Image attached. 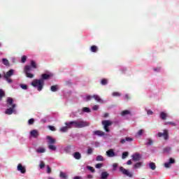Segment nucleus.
<instances>
[{
  "mask_svg": "<svg viewBox=\"0 0 179 179\" xmlns=\"http://www.w3.org/2000/svg\"><path fill=\"white\" fill-rule=\"evenodd\" d=\"M51 78V74L43 73L41 75V79H34L31 85L34 87H36L38 90H43V87H44V80H48Z\"/></svg>",
  "mask_w": 179,
  "mask_h": 179,
  "instance_id": "obj_1",
  "label": "nucleus"
},
{
  "mask_svg": "<svg viewBox=\"0 0 179 179\" xmlns=\"http://www.w3.org/2000/svg\"><path fill=\"white\" fill-rule=\"evenodd\" d=\"M65 125L68 127V128H85V127H89L90 124L86 121L78 120V121H71L70 122H66Z\"/></svg>",
  "mask_w": 179,
  "mask_h": 179,
  "instance_id": "obj_2",
  "label": "nucleus"
},
{
  "mask_svg": "<svg viewBox=\"0 0 179 179\" xmlns=\"http://www.w3.org/2000/svg\"><path fill=\"white\" fill-rule=\"evenodd\" d=\"M31 68H34V69H36L37 68V64H36L34 60H31V66L27 65L24 69V73H26L27 78H29V79H33V78H34V74L30 73Z\"/></svg>",
  "mask_w": 179,
  "mask_h": 179,
  "instance_id": "obj_3",
  "label": "nucleus"
},
{
  "mask_svg": "<svg viewBox=\"0 0 179 179\" xmlns=\"http://www.w3.org/2000/svg\"><path fill=\"white\" fill-rule=\"evenodd\" d=\"M7 104H9V106H11L12 107L6 109V114L8 115H12V114L15 113V108H16V104L13 103V99L10 97L8 98Z\"/></svg>",
  "mask_w": 179,
  "mask_h": 179,
  "instance_id": "obj_4",
  "label": "nucleus"
},
{
  "mask_svg": "<svg viewBox=\"0 0 179 179\" xmlns=\"http://www.w3.org/2000/svg\"><path fill=\"white\" fill-rule=\"evenodd\" d=\"M101 124L106 132H110L109 127H111L113 125V122H111L110 120H103Z\"/></svg>",
  "mask_w": 179,
  "mask_h": 179,
  "instance_id": "obj_5",
  "label": "nucleus"
},
{
  "mask_svg": "<svg viewBox=\"0 0 179 179\" xmlns=\"http://www.w3.org/2000/svg\"><path fill=\"white\" fill-rule=\"evenodd\" d=\"M13 69H10L4 74V79L8 83H12L13 80L10 79V76H13Z\"/></svg>",
  "mask_w": 179,
  "mask_h": 179,
  "instance_id": "obj_6",
  "label": "nucleus"
},
{
  "mask_svg": "<svg viewBox=\"0 0 179 179\" xmlns=\"http://www.w3.org/2000/svg\"><path fill=\"white\" fill-rule=\"evenodd\" d=\"M92 99H94V100L98 101V103H104L103 99H101V98H100L99 95H93V96L87 95L86 96L87 101H90V100H92Z\"/></svg>",
  "mask_w": 179,
  "mask_h": 179,
  "instance_id": "obj_7",
  "label": "nucleus"
},
{
  "mask_svg": "<svg viewBox=\"0 0 179 179\" xmlns=\"http://www.w3.org/2000/svg\"><path fill=\"white\" fill-rule=\"evenodd\" d=\"M157 136L158 138H162L163 136L164 139L167 141V139H169V130L164 129L163 133L159 132Z\"/></svg>",
  "mask_w": 179,
  "mask_h": 179,
  "instance_id": "obj_8",
  "label": "nucleus"
},
{
  "mask_svg": "<svg viewBox=\"0 0 179 179\" xmlns=\"http://www.w3.org/2000/svg\"><path fill=\"white\" fill-rule=\"evenodd\" d=\"M120 171L122 173V174H124V176H127V177H129L130 178H131V177H133L134 176L132 173H131V172L128 171V170L125 169L122 166L120 167Z\"/></svg>",
  "mask_w": 179,
  "mask_h": 179,
  "instance_id": "obj_9",
  "label": "nucleus"
},
{
  "mask_svg": "<svg viewBox=\"0 0 179 179\" xmlns=\"http://www.w3.org/2000/svg\"><path fill=\"white\" fill-rule=\"evenodd\" d=\"M174 163H176V160L173 158H170L169 162L164 164V167H166V169H170L171 164H174Z\"/></svg>",
  "mask_w": 179,
  "mask_h": 179,
  "instance_id": "obj_10",
  "label": "nucleus"
},
{
  "mask_svg": "<svg viewBox=\"0 0 179 179\" xmlns=\"http://www.w3.org/2000/svg\"><path fill=\"white\" fill-rule=\"evenodd\" d=\"M17 170L20 171L22 174H24L26 173V168L22 165V164H18Z\"/></svg>",
  "mask_w": 179,
  "mask_h": 179,
  "instance_id": "obj_11",
  "label": "nucleus"
},
{
  "mask_svg": "<svg viewBox=\"0 0 179 179\" xmlns=\"http://www.w3.org/2000/svg\"><path fill=\"white\" fill-rule=\"evenodd\" d=\"M106 156H108V157H115V152H114V150L110 149L106 151Z\"/></svg>",
  "mask_w": 179,
  "mask_h": 179,
  "instance_id": "obj_12",
  "label": "nucleus"
},
{
  "mask_svg": "<svg viewBox=\"0 0 179 179\" xmlns=\"http://www.w3.org/2000/svg\"><path fill=\"white\" fill-rule=\"evenodd\" d=\"M131 158L134 162H139L141 160V155L136 153L131 156Z\"/></svg>",
  "mask_w": 179,
  "mask_h": 179,
  "instance_id": "obj_13",
  "label": "nucleus"
},
{
  "mask_svg": "<svg viewBox=\"0 0 179 179\" xmlns=\"http://www.w3.org/2000/svg\"><path fill=\"white\" fill-rule=\"evenodd\" d=\"M73 156L76 160H80L82 159V155L79 152H74Z\"/></svg>",
  "mask_w": 179,
  "mask_h": 179,
  "instance_id": "obj_14",
  "label": "nucleus"
},
{
  "mask_svg": "<svg viewBox=\"0 0 179 179\" xmlns=\"http://www.w3.org/2000/svg\"><path fill=\"white\" fill-rule=\"evenodd\" d=\"M94 135H96L97 136H104L105 133L103 131L96 130L93 132Z\"/></svg>",
  "mask_w": 179,
  "mask_h": 179,
  "instance_id": "obj_15",
  "label": "nucleus"
},
{
  "mask_svg": "<svg viewBox=\"0 0 179 179\" xmlns=\"http://www.w3.org/2000/svg\"><path fill=\"white\" fill-rule=\"evenodd\" d=\"M47 139H48V143L50 145H54V143H55V142H57L55 138H52V137H51L50 136H48Z\"/></svg>",
  "mask_w": 179,
  "mask_h": 179,
  "instance_id": "obj_16",
  "label": "nucleus"
},
{
  "mask_svg": "<svg viewBox=\"0 0 179 179\" xmlns=\"http://www.w3.org/2000/svg\"><path fill=\"white\" fill-rule=\"evenodd\" d=\"M31 136H33V138H37L38 136V131L37 130H32L30 132Z\"/></svg>",
  "mask_w": 179,
  "mask_h": 179,
  "instance_id": "obj_17",
  "label": "nucleus"
},
{
  "mask_svg": "<svg viewBox=\"0 0 179 179\" xmlns=\"http://www.w3.org/2000/svg\"><path fill=\"white\" fill-rule=\"evenodd\" d=\"M160 118L163 121H166V119L167 118V113H166L164 112H161L160 113Z\"/></svg>",
  "mask_w": 179,
  "mask_h": 179,
  "instance_id": "obj_18",
  "label": "nucleus"
},
{
  "mask_svg": "<svg viewBox=\"0 0 179 179\" xmlns=\"http://www.w3.org/2000/svg\"><path fill=\"white\" fill-rule=\"evenodd\" d=\"M109 174L108 173L104 171L101 173V179H106L108 177Z\"/></svg>",
  "mask_w": 179,
  "mask_h": 179,
  "instance_id": "obj_19",
  "label": "nucleus"
},
{
  "mask_svg": "<svg viewBox=\"0 0 179 179\" xmlns=\"http://www.w3.org/2000/svg\"><path fill=\"white\" fill-rule=\"evenodd\" d=\"M129 114H131V111H129V110H123V111H122V113H121V115H122V117H125V115H129Z\"/></svg>",
  "mask_w": 179,
  "mask_h": 179,
  "instance_id": "obj_20",
  "label": "nucleus"
},
{
  "mask_svg": "<svg viewBox=\"0 0 179 179\" xmlns=\"http://www.w3.org/2000/svg\"><path fill=\"white\" fill-rule=\"evenodd\" d=\"M108 83V80L107 78H103L101 80V85L106 86Z\"/></svg>",
  "mask_w": 179,
  "mask_h": 179,
  "instance_id": "obj_21",
  "label": "nucleus"
},
{
  "mask_svg": "<svg viewBox=\"0 0 179 179\" xmlns=\"http://www.w3.org/2000/svg\"><path fill=\"white\" fill-rule=\"evenodd\" d=\"M61 88L59 85H55L51 86L50 90H59Z\"/></svg>",
  "mask_w": 179,
  "mask_h": 179,
  "instance_id": "obj_22",
  "label": "nucleus"
},
{
  "mask_svg": "<svg viewBox=\"0 0 179 179\" xmlns=\"http://www.w3.org/2000/svg\"><path fill=\"white\" fill-rule=\"evenodd\" d=\"M96 162H104V157L102 155H98L96 157Z\"/></svg>",
  "mask_w": 179,
  "mask_h": 179,
  "instance_id": "obj_23",
  "label": "nucleus"
},
{
  "mask_svg": "<svg viewBox=\"0 0 179 179\" xmlns=\"http://www.w3.org/2000/svg\"><path fill=\"white\" fill-rule=\"evenodd\" d=\"M98 50H99V48H97V46H96V45L91 46L90 51L92 52H97Z\"/></svg>",
  "mask_w": 179,
  "mask_h": 179,
  "instance_id": "obj_24",
  "label": "nucleus"
},
{
  "mask_svg": "<svg viewBox=\"0 0 179 179\" xmlns=\"http://www.w3.org/2000/svg\"><path fill=\"white\" fill-rule=\"evenodd\" d=\"M59 177H60V178H63V179L68 178V176L66 175V173H65L64 172H60Z\"/></svg>",
  "mask_w": 179,
  "mask_h": 179,
  "instance_id": "obj_25",
  "label": "nucleus"
},
{
  "mask_svg": "<svg viewBox=\"0 0 179 179\" xmlns=\"http://www.w3.org/2000/svg\"><path fill=\"white\" fill-rule=\"evenodd\" d=\"M149 166L151 170H156V164H155L154 162H150Z\"/></svg>",
  "mask_w": 179,
  "mask_h": 179,
  "instance_id": "obj_26",
  "label": "nucleus"
},
{
  "mask_svg": "<svg viewBox=\"0 0 179 179\" xmlns=\"http://www.w3.org/2000/svg\"><path fill=\"white\" fill-rule=\"evenodd\" d=\"M2 61L3 65H6V66H9V60H8V59H3Z\"/></svg>",
  "mask_w": 179,
  "mask_h": 179,
  "instance_id": "obj_27",
  "label": "nucleus"
},
{
  "mask_svg": "<svg viewBox=\"0 0 179 179\" xmlns=\"http://www.w3.org/2000/svg\"><path fill=\"white\" fill-rule=\"evenodd\" d=\"M165 125H172V127H177V124L173 122H166Z\"/></svg>",
  "mask_w": 179,
  "mask_h": 179,
  "instance_id": "obj_28",
  "label": "nucleus"
},
{
  "mask_svg": "<svg viewBox=\"0 0 179 179\" xmlns=\"http://www.w3.org/2000/svg\"><path fill=\"white\" fill-rule=\"evenodd\" d=\"M147 141L148 142L146 145H148V146H152V145H153V140H152L151 138H148Z\"/></svg>",
  "mask_w": 179,
  "mask_h": 179,
  "instance_id": "obj_29",
  "label": "nucleus"
},
{
  "mask_svg": "<svg viewBox=\"0 0 179 179\" xmlns=\"http://www.w3.org/2000/svg\"><path fill=\"white\" fill-rule=\"evenodd\" d=\"M142 166V162H137L136 164L134 165V169H140Z\"/></svg>",
  "mask_w": 179,
  "mask_h": 179,
  "instance_id": "obj_30",
  "label": "nucleus"
},
{
  "mask_svg": "<svg viewBox=\"0 0 179 179\" xmlns=\"http://www.w3.org/2000/svg\"><path fill=\"white\" fill-rule=\"evenodd\" d=\"M48 148L50 150H57V147L52 144H50Z\"/></svg>",
  "mask_w": 179,
  "mask_h": 179,
  "instance_id": "obj_31",
  "label": "nucleus"
},
{
  "mask_svg": "<svg viewBox=\"0 0 179 179\" xmlns=\"http://www.w3.org/2000/svg\"><path fill=\"white\" fill-rule=\"evenodd\" d=\"M69 129V127H68V126L60 128V131L61 132H66Z\"/></svg>",
  "mask_w": 179,
  "mask_h": 179,
  "instance_id": "obj_32",
  "label": "nucleus"
},
{
  "mask_svg": "<svg viewBox=\"0 0 179 179\" xmlns=\"http://www.w3.org/2000/svg\"><path fill=\"white\" fill-rule=\"evenodd\" d=\"M128 155H129L128 152H124L122 155V159H127V157H128Z\"/></svg>",
  "mask_w": 179,
  "mask_h": 179,
  "instance_id": "obj_33",
  "label": "nucleus"
},
{
  "mask_svg": "<svg viewBox=\"0 0 179 179\" xmlns=\"http://www.w3.org/2000/svg\"><path fill=\"white\" fill-rule=\"evenodd\" d=\"M5 97V92L3 90H0V100H2Z\"/></svg>",
  "mask_w": 179,
  "mask_h": 179,
  "instance_id": "obj_34",
  "label": "nucleus"
},
{
  "mask_svg": "<svg viewBox=\"0 0 179 179\" xmlns=\"http://www.w3.org/2000/svg\"><path fill=\"white\" fill-rule=\"evenodd\" d=\"M27 59V56L23 55V56L22 57V58H21V62H22V64H24V62H26Z\"/></svg>",
  "mask_w": 179,
  "mask_h": 179,
  "instance_id": "obj_35",
  "label": "nucleus"
},
{
  "mask_svg": "<svg viewBox=\"0 0 179 179\" xmlns=\"http://www.w3.org/2000/svg\"><path fill=\"white\" fill-rule=\"evenodd\" d=\"M83 113H90V108L87 107L83 108Z\"/></svg>",
  "mask_w": 179,
  "mask_h": 179,
  "instance_id": "obj_36",
  "label": "nucleus"
},
{
  "mask_svg": "<svg viewBox=\"0 0 179 179\" xmlns=\"http://www.w3.org/2000/svg\"><path fill=\"white\" fill-rule=\"evenodd\" d=\"M93 148L89 147L87 151V155H92L93 153Z\"/></svg>",
  "mask_w": 179,
  "mask_h": 179,
  "instance_id": "obj_37",
  "label": "nucleus"
},
{
  "mask_svg": "<svg viewBox=\"0 0 179 179\" xmlns=\"http://www.w3.org/2000/svg\"><path fill=\"white\" fill-rule=\"evenodd\" d=\"M87 170H90V171H91L92 173H94L95 171L94 168H93V166H87Z\"/></svg>",
  "mask_w": 179,
  "mask_h": 179,
  "instance_id": "obj_38",
  "label": "nucleus"
},
{
  "mask_svg": "<svg viewBox=\"0 0 179 179\" xmlns=\"http://www.w3.org/2000/svg\"><path fill=\"white\" fill-rule=\"evenodd\" d=\"M171 150V148L170 147H166L164 148V153H169Z\"/></svg>",
  "mask_w": 179,
  "mask_h": 179,
  "instance_id": "obj_39",
  "label": "nucleus"
},
{
  "mask_svg": "<svg viewBox=\"0 0 179 179\" xmlns=\"http://www.w3.org/2000/svg\"><path fill=\"white\" fill-rule=\"evenodd\" d=\"M36 152L38 153H44L45 152V149L44 148H38Z\"/></svg>",
  "mask_w": 179,
  "mask_h": 179,
  "instance_id": "obj_40",
  "label": "nucleus"
},
{
  "mask_svg": "<svg viewBox=\"0 0 179 179\" xmlns=\"http://www.w3.org/2000/svg\"><path fill=\"white\" fill-rule=\"evenodd\" d=\"M143 134V129H140L138 132H137L136 135L137 136H142Z\"/></svg>",
  "mask_w": 179,
  "mask_h": 179,
  "instance_id": "obj_41",
  "label": "nucleus"
},
{
  "mask_svg": "<svg viewBox=\"0 0 179 179\" xmlns=\"http://www.w3.org/2000/svg\"><path fill=\"white\" fill-rule=\"evenodd\" d=\"M28 124L29 125H33V124H34V120L33 118L29 119L28 121Z\"/></svg>",
  "mask_w": 179,
  "mask_h": 179,
  "instance_id": "obj_42",
  "label": "nucleus"
},
{
  "mask_svg": "<svg viewBox=\"0 0 179 179\" xmlns=\"http://www.w3.org/2000/svg\"><path fill=\"white\" fill-rule=\"evenodd\" d=\"M39 167H40V169H43V167H45V164L44 163V162L41 161V164H39Z\"/></svg>",
  "mask_w": 179,
  "mask_h": 179,
  "instance_id": "obj_43",
  "label": "nucleus"
},
{
  "mask_svg": "<svg viewBox=\"0 0 179 179\" xmlns=\"http://www.w3.org/2000/svg\"><path fill=\"white\" fill-rule=\"evenodd\" d=\"M20 87L23 89V90H27V85L24 84H20Z\"/></svg>",
  "mask_w": 179,
  "mask_h": 179,
  "instance_id": "obj_44",
  "label": "nucleus"
},
{
  "mask_svg": "<svg viewBox=\"0 0 179 179\" xmlns=\"http://www.w3.org/2000/svg\"><path fill=\"white\" fill-rule=\"evenodd\" d=\"M95 167L96 169H101V167H103V164H96Z\"/></svg>",
  "mask_w": 179,
  "mask_h": 179,
  "instance_id": "obj_45",
  "label": "nucleus"
},
{
  "mask_svg": "<svg viewBox=\"0 0 179 179\" xmlns=\"http://www.w3.org/2000/svg\"><path fill=\"white\" fill-rule=\"evenodd\" d=\"M117 167H118V164L115 163L113 164V168L114 171H115V170H117Z\"/></svg>",
  "mask_w": 179,
  "mask_h": 179,
  "instance_id": "obj_46",
  "label": "nucleus"
},
{
  "mask_svg": "<svg viewBox=\"0 0 179 179\" xmlns=\"http://www.w3.org/2000/svg\"><path fill=\"white\" fill-rule=\"evenodd\" d=\"M113 97H118L119 96H120V94L119 92H113Z\"/></svg>",
  "mask_w": 179,
  "mask_h": 179,
  "instance_id": "obj_47",
  "label": "nucleus"
},
{
  "mask_svg": "<svg viewBox=\"0 0 179 179\" xmlns=\"http://www.w3.org/2000/svg\"><path fill=\"white\" fill-rule=\"evenodd\" d=\"M48 128H49L50 131H56V129L54 126H48Z\"/></svg>",
  "mask_w": 179,
  "mask_h": 179,
  "instance_id": "obj_48",
  "label": "nucleus"
},
{
  "mask_svg": "<svg viewBox=\"0 0 179 179\" xmlns=\"http://www.w3.org/2000/svg\"><path fill=\"white\" fill-rule=\"evenodd\" d=\"M92 110H94V111H97V110H99V106L98 105H95L93 106Z\"/></svg>",
  "mask_w": 179,
  "mask_h": 179,
  "instance_id": "obj_49",
  "label": "nucleus"
},
{
  "mask_svg": "<svg viewBox=\"0 0 179 179\" xmlns=\"http://www.w3.org/2000/svg\"><path fill=\"white\" fill-rule=\"evenodd\" d=\"M47 173L48 174H51V168L50 167V166H47Z\"/></svg>",
  "mask_w": 179,
  "mask_h": 179,
  "instance_id": "obj_50",
  "label": "nucleus"
},
{
  "mask_svg": "<svg viewBox=\"0 0 179 179\" xmlns=\"http://www.w3.org/2000/svg\"><path fill=\"white\" fill-rule=\"evenodd\" d=\"M125 139H126V142H131L134 141V138H129V137H127Z\"/></svg>",
  "mask_w": 179,
  "mask_h": 179,
  "instance_id": "obj_51",
  "label": "nucleus"
},
{
  "mask_svg": "<svg viewBox=\"0 0 179 179\" xmlns=\"http://www.w3.org/2000/svg\"><path fill=\"white\" fill-rule=\"evenodd\" d=\"M147 114H148V115H152L153 111L148 110H147Z\"/></svg>",
  "mask_w": 179,
  "mask_h": 179,
  "instance_id": "obj_52",
  "label": "nucleus"
},
{
  "mask_svg": "<svg viewBox=\"0 0 179 179\" xmlns=\"http://www.w3.org/2000/svg\"><path fill=\"white\" fill-rule=\"evenodd\" d=\"M126 142H127L126 138H123V139H122V140L120 141V143H122V144H124V143H125Z\"/></svg>",
  "mask_w": 179,
  "mask_h": 179,
  "instance_id": "obj_53",
  "label": "nucleus"
},
{
  "mask_svg": "<svg viewBox=\"0 0 179 179\" xmlns=\"http://www.w3.org/2000/svg\"><path fill=\"white\" fill-rule=\"evenodd\" d=\"M127 164H128V166H131V164H132V161L131 159L128 160Z\"/></svg>",
  "mask_w": 179,
  "mask_h": 179,
  "instance_id": "obj_54",
  "label": "nucleus"
},
{
  "mask_svg": "<svg viewBox=\"0 0 179 179\" xmlns=\"http://www.w3.org/2000/svg\"><path fill=\"white\" fill-rule=\"evenodd\" d=\"M108 113H104V115H103V117H104V118H107V117H108Z\"/></svg>",
  "mask_w": 179,
  "mask_h": 179,
  "instance_id": "obj_55",
  "label": "nucleus"
},
{
  "mask_svg": "<svg viewBox=\"0 0 179 179\" xmlns=\"http://www.w3.org/2000/svg\"><path fill=\"white\" fill-rule=\"evenodd\" d=\"M87 178L92 179V178H93V176H92V175H88V176H87Z\"/></svg>",
  "mask_w": 179,
  "mask_h": 179,
  "instance_id": "obj_56",
  "label": "nucleus"
},
{
  "mask_svg": "<svg viewBox=\"0 0 179 179\" xmlns=\"http://www.w3.org/2000/svg\"><path fill=\"white\" fill-rule=\"evenodd\" d=\"M154 71H160V68H158V69H154Z\"/></svg>",
  "mask_w": 179,
  "mask_h": 179,
  "instance_id": "obj_57",
  "label": "nucleus"
},
{
  "mask_svg": "<svg viewBox=\"0 0 179 179\" xmlns=\"http://www.w3.org/2000/svg\"><path fill=\"white\" fill-rule=\"evenodd\" d=\"M74 179H80V177H79V176H76V177L74 178Z\"/></svg>",
  "mask_w": 179,
  "mask_h": 179,
  "instance_id": "obj_58",
  "label": "nucleus"
},
{
  "mask_svg": "<svg viewBox=\"0 0 179 179\" xmlns=\"http://www.w3.org/2000/svg\"><path fill=\"white\" fill-rule=\"evenodd\" d=\"M125 97H126V99H129V96H128V95L127 94L126 96H125Z\"/></svg>",
  "mask_w": 179,
  "mask_h": 179,
  "instance_id": "obj_59",
  "label": "nucleus"
},
{
  "mask_svg": "<svg viewBox=\"0 0 179 179\" xmlns=\"http://www.w3.org/2000/svg\"><path fill=\"white\" fill-rule=\"evenodd\" d=\"M48 179H54V178H49Z\"/></svg>",
  "mask_w": 179,
  "mask_h": 179,
  "instance_id": "obj_60",
  "label": "nucleus"
},
{
  "mask_svg": "<svg viewBox=\"0 0 179 179\" xmlns=\"http://www.w3.org/2000/svg\"><path fill=\"white\" fill-rule=\"evenodd\" d=\"M1 78H2V76L0 74V79H1Z\"/></svg>",
  "mask_w": 179,
  "mask_h": 179,
  "instance_id": "obj_61",
  "label": "nucleus"
},
{
  "mask_svg": "<svg viewBox=\"0 0 179 179\" xmlns=\"http://www.w3.org/2000/svg\"><path fill=\"white\" fill-rule=\"evenodd\" d=\"M0 47H1V43H0Z\"/></svg>",
  "mask_w": 179,
  "mask_h": 179,
  "instance_id": "obj_62",
  "label": "nucleus"
}]
</instances>
